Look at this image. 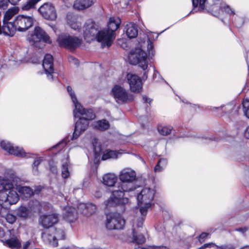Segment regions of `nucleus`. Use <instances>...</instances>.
<instances>
[{"label":"nucleus","mask_w":249,"mask_h":249,"mask_svg":"<svg viewBox=\"0 0 249 249\" xmlns=\"http://www.w3.org/2000/svg\"><path fill=\"white\" fill-rule=\"evenodd\" d=\"M67 91L71 96V101L75 107L73 110V115L75 118H79L75 124L74 130L72 136H68L62 141L57 143L53 147H62L65 145L70 140L78 138L88 127L89 121L94 119L95 115L91 109H86L83 107L80 103L77 101L74 92L70 86H68Z\"/></svg>","instance_id":"obj_1"},{"label":"nucleus","mask_w":249,"mask_h":249,"mask_svg":"<svg viewBox=\"0 0 249 249\" xmlns=\"http://www.w3.org/2000/svg\"><path fill=\"white\" fill-rule=\"evenodd\" d=\"M119 178L121 181L118 187L119 189L113 191L110 197L104 202L107 208L127 204L128 199L124 197V192L133 191L136 188L133 183L137 179V174L132 169H123L120 172Z\"/></svg>","instance_id":"obj_2"},{"label":"nucleus","mask_w":249,"mask_h":249,"mask_svg":"<svg viewBox=\"0 0 249 249\" xmlns=\"http://www.w3.org/2000/svg\"><path fill=\"white\" fill-rule=\"evenodd\" d=\"M121 23L119 18L111 17L107 23V29L101 30L99 34V40H104L107 47H110L115 38V32L119 27Z\"/></svg>","instance_id":"obj_3"},{"label":"nucleus","mask_w":249,"mask_h":249,"mask_svg":"<svg viewBox=\"0 0 249 249\" xmlns=\"http://www.w3.org/2000/svg\"><path fill=\"white\" fill-rule=\"evenodd\" d=\"M155 194V190L154 188L145 187L137 195V199L141 216L144 217L146 215L148 209L151 206Z\"/></svg>","instance_id":"obj_4"},{"label":"nucleus","mask_w":249,"mask_h":249,"mask_svg":"<svg viewBox=\"0 0 249 249\" xmlns=\"http://www.w3.org/2000/svg\"><path fill=\"white\" fill-rule=\"evenodd\" d=\"M9 184L11 186L4 187L0 191V205L5 208L16 204L19 200V196L14 190V184L11 180Z\"/></svg>","instance_id":"obj_5"},{"label":"nucleus","mask_w":249,"mask_h":249,"mask_svg":"<svg viewBox=\"0 0 249 249\" xmlns=\"http://www.w3.org/2000/svg\"><path fill=\"white\" fill-rule=\"evenodd\" d=\"M111 95L115 102L120 105L125 104L133 101L135 96L129 92L124 87L115 85L110 91Z\"/></svg>","instance_id":"obj_6"},{"label":"nucleus","mask_w":249,"mask_h":249,"mask_svg":"<svg viewBox=\"0 0 249 249\" xmlns=\"http://www.w3.org/2000/svg\"><path fill=\"white\" fill-rule=\"evenodd\" d=\"M128 60L131 64H137L143 71H145L148 68L149 59L144 51L141 48H138L130 52Z\"/></svg>","instance_id":"obj_7"},{"label":"nucleus","mask_w":249,"mask_h":249,"mask_svg":"<svg viewBox=\"0 0 249 249\" xmlns=\"http://www.w3.org/2000/svg\"><path fill=\"white\" fill-rule=\"evenodd\" d=\"M101 31L98 30V26L91 20L88 21L84 27V36L88 41L96 39L98 42L101 43L102 46H107L106 42L104 40H99V34Z\"/></svg>","instance_id":"obj_8"},{"label":"nucleus","mask_w":249,"mask_h":249,"mask_svg":"<svg viewBox=\"0 0 249 249\" xmlns=\"http://www.w3.org/2000/svg\"><path fill=\"white\" fill-rule=\"evenodd\" d=\"M57 41L61 47L68 49L74 50L82 43V40L79 38L70 36L67 33H62L57 37Z\"/></svg>","instance_id":"obj_9"},{"label":"nucleus","mask_w":249,"mask_h":249,"mask_svg":"<svg viewBox=\"0 0 249 249\" xmlns=\"http://www.w3.org/2000/svg\"><path fill=\"white\" fill-rule=\"evenodd\" d=\"M125 225V220L119 213H110L107 215L106 225L109 230H121Z\"/></svg>","instance_id":"obj_10"},{"label":"nucleus","mask_w":249,"mask_h":249,"mask_svg":"<svg viewBox=\"0 0 249 249\" xmlns=\"http://www.w3.org/2000/svg\"><path fill=\"white\" fill-rule=\"evenodd\" d=\"M28 40L32 45L36 47H38V44L41 41L46 43H52L50 36L38 26L35 28L34 34L28 37Z\"/></svg>","instance_id":"obj_11"},{"label":"nucleus","mask_w":249,"mask_h":249,"mask_svg":"<svg viewBox=\"0 0 249 249\" xmlns=\"http://www.w3.org/2000/svg\"><path fill=\"white\" fill-rule=\"evenodd\" d=\"M34 21L35 19L32 16L19 15L15 18L14 24L17 26L18 31L23 32L32 27Z\"/></svg>","instance_id":"obj_12"},{"label":"nucleus","mask_w":249,"mask_h":249,"mask_svg":"<svg viewBox=\"0 0 249 249\" xmlns=\"http://www.w3.org/2000/svg\"><path fill=\"white\" fill-rule=\"evenodd\" d=\"M126 78L131 92L138 93L142 91V83L139 76L136 74L129 73L127 74Z\"/></svg>","instance_id":"obj_13"},{"label":"nucleus","mask_w":249,"mask_h":249,"mask_svg":"<svg viewBox=\"0 0 249 249\" xmlns=\"http://www.w3.org/2000/svg\"><path fill=\"white\" fill-rule=\"evenodd\" d=\"M58 216L56 213L40 215L38 218V224L43 228L48 229L58 223Z\"/></svg>","instance_id":"obj_14"},{"label":"nucleus","mask_w":249,"mask_h":249,"mask_svg":"<svg viewBox=\"0 0 249 249\" xmlns=\"http://www.w3.org/2000/svg\"><path fill=\"white\" fill-rule=\"evenodd\" d=\"M94 153L96 156H99L101 153H103L102 160H107L109 159H116L118 157V152L116 151L107 149L102 152L101 145L98 143L97 140L95 139L93 142Z\"/></svg>","instance_id":"obj_15"},{"label":"nucleus","mask_w":249,"mask_h":249,"mask_svg":"<svg viewBox=\"0 0 249 249\" xmlns=\"http://www.w3.org/2000/svg\"><path fill=\"white\" fill-rule=\"evenodd\" d=\"M38 12L45 18L54 20L57 15L54 7L51 3H45L38 9Z\"/></svg>","instance_id":"obj_16"},{"label":"nucleus","mask_w":249,"mask_h":249,"mask_svg":"<svg viewBox=\"0 0 249 249\" xmlns=\"http://www.w3.org/2000/svg\"><path fill=\"white\" fill-rule=\"evenodd\" d=\"M1 148L9 153V154L19 157H26L27 154L23 149L19 147H14L7 141H2L0 142Z\"/></svg>","instance_id":"obj_17"},{"label":"nucleus","mask_w":249,"mask_h":249,"mask_svg":"<svg viewBox=\"0 0 249 249\" xmlns=\"http://www.w3.org/2000/svg\"><path fill=\"white\" fill-rule=\"evenodd\" d=\"M1 148L9 153V154L19 157H26L27 154L23 149L19 147H14L7 141H2L0 142Z\"/></svg>","instance_id":"obj_18"},{"label":"nucleus","mask_w":249,"mask_h":249,"mask_svg":"<svg viewBox=\"0 0 249 249\" xmlns=\"http://www.w3.org/2000/svg\"><path fill=\"white\" fill-rule=\"evenodd\" d=\"M143 216H141L138 218L137 219L134 220L133 225V240L134 242L139 244L144 243L145 241V239L142 234H137L136 228H142L143 225Z\"/></svg>","instance_id":"obj_19"},{"label":"nucleus","mask_w":249,"mask_h":249,"mask_svg":"<svg viewBox=\"0 0 249 249\" xmlns=\"http://www.w3.org/2000/svg\"><path fill=\"white\" fill-rule=\"evenodd\" d=\"M53 57L50 54H47L45 55L42 63L43 67L47 74L48 79H53Z\"/></svg>","instance_id":"obj_20"},{"label":"nucleus","mask_w":249,"mask_h":249,"mask_svg":"<svg viewBox=\"0 0 249 249\" xmlns=\"http://www.w3.org/2000/svg\"><path fill=\"white\" fill-rule=\"evenodd\" d=\"M77 208L79 213L87 216H89L94 213L96 210V206L91 203H80Z\"/></svg>","instance_id":"obj_21"},{"label":"nucleus","mask_w":249,"mask_h":249,"mask_svg":"<svg viewBox=\"0 0 249 249\" xmlns=\"http://www.w3.org/2000/svg\"><path fill=\"white\" fill-rule=\"evenodd\" d=\"M67 21L71 28L74 30H79L81 26V18L76 15L68 14Z\"/></svg>","instance_id":"obj_22"},{"label":"nucleus","mask_w":249,"mask_h":249,"mask_svg":"<svg viewBox=\"0 0 249 249\" xmlns=\"http://www.w3.org/2000/svg\"><path fill=\"white\" fill-rule=\"evenodd\" d=\"M2 27V33L6 36H12L14 35L16 30H18L17 26H15L14 22H3Z\"/></svg>","instance_id":"obj_23"},{"label":"nucleus","mask_w":249,"mask_h":249,"mask_svg":"<svg viewBox=\"0 0 249 249\" xmlns=\"http://www.w3.org/2000/svg\"><path fill=\"white\" fill-rule=\"evenodd\" d=\"M64 218L69 222H73L77 218V212L74 208L68 207L64 213Z\"/></svg>","instance_id":"obj_24"},{"label":"nucleus","mask_w":249,"mask_h":249,"mask_svg":"<svg viewBox=\"0 0 249 249\" xmlns=\"http://www.w3.org/2000/svg\"><path fill=\"white\" fill-rule=\"evenodd\" d=\"M53 232L52 234H50L47 231L42 232V238L43 241L47 244H50L53 247H57L58 246V242L56 241Z\"/></svg>","instance_id":"obj_25"},{"label":"nucleus","mask_w":249,"mask_h":249,"mask_svg":"<svg viewBox=\"0 0 249 249\" xmlns=\"http://www.w3.org/2000/svg\"><path fill=\"white\" fill-rule=\"evenodd\" d=\"M92 0H75L74 1L73 7L78 10H84L92 5Z\"/></svg>","instance_id":"obj_26"},{"label":"nucleus","mask_w":249,"mask_h":249,"mask_svg":"<svg viewBox=\"0 0 249 249\" xmlns=\"http://www.w3.org/2000/svg\"><path fill=\"white\" fill-rule=\"evenodd\" d=\"M125 32L127 36L130 38H135L138 35L137 26L133 23H129L125 26Z\"/></svg>","instance_id":"obj_27"},{"label":"nucleus","mask_w":249,"mask_h":249,"mask_svg":"<svg viewBox=\"0 0 249 249\" xmlns=\"http://www.w3.org/2000/svg\"><path fill=\"white\" fill-rule=\"evenodd\" d=\"M94 129L103 131L108 129L110 127V124L108 121L102 119L94 122L92 124Z\"/></svg>","instance_id":"obj_28"},{"label":"nucleus","mask_w":249,"mask_h":249,"mask_svg":"<svg viewBox=\"0 0 249 249\" xmlns=\"http://www.w3.org/2000/svg\"><path fill=\"white\" fill-rule=\"evenodd\" d=\"M117 180V177L114 174H107L103 177V183L108 186H113Z\"/></svg>","instance_id":"obj_29"},{"label":"nucleus","mask_w":249,"mask_h":249,"mask_svg":"<svg viewBox=\"0 0 249 249\" xmlns=\"http://www.w3.org/2000/svg\"><path fill=\"white\" fill-rule=\"evenodd\" d=\"M29 206L32 210H37L41 212L42 209L46 210V206H47L49 204L46 202H40L36 200H33L29 203Z\"/></svg>","instance_id":"obj_30"},{"label":"nucleus","mask_w":249,"mask_h":249,"mask_svg":"<svg viewBox=\"0 0 249 249\" xmlns=\"http://www.w3.org/2000/svg\"><path fill=\"white\" fill-rule=\"evenodd\" d=\"M69 158L67 156L62 161V177L64 178H67L70 176V172L69 171Z\"/></svg>","instance_id":"obj_31"},{"label":"nucleus","mask_w":249,"mask_h":249,"mask_svg":"<svg viewBox=\"0 0 249 249\" xmlns=\"http://www.w3.org/2000/svg\"><path fill=\"white\" fill-rule=\"evenodd\" d=\"M17 190L25 197H30L34 194L33 190L28 187L18 186L17 187Z\"/></svg>","instance_id":"obj_32"},{"label":"nucleus","mask_w":249,"mask_h":249,"mask_svg":"<svg viewBox=\"0 0 249 249\" xmlns=\"http://www.w3.org/2000/svg\"><path fill=\"white\" fill-rule=\"evenodd\" d=\"M6 243L12 249H18L21 247V243L16 238H12L6 240Z\"/></svg>","instance_id":"obj_33"},{"label":"nucleus","mask_w":249,"mask_h":249,"mask_svg":"<svg viewBox=\"0 0 249 249\" xmlns=\"http://www.w3.org/2000/svg\"><path fill=\"white\" fill-rule=\"evenodd\" d=\"M17 13L18 9L15 7L8 9L4 15L3 22H9L8 21Z\"/></svg>","instance_id":"obj_34"},{"label":"nucleus","mask_w":249,"mask_h":249,"mask_svg":"<svg viewBox=\"0 0 249 249\" xmlns=\"http://www.w3.org/2000/svg\"><path fill=\"white\" fill-rule=\"evenodd\" d=\"M54 234V237L55 238L56 241L59 240H63L65 238L66 234L64 230L60 228L55 229L53 232Z\"/></svg>","instance_id":"obj_35"},{"label":"nucleus","mask_w":249,"mask_h":249,"mask_svg":"<svg viewBox=\"0 0 249 249\" xmlns=\"http://www.w3.org/2000/svg\"><path fill=\"white\" fill-rule=\"evenodd\" d=\"M172 127L171 126L160 125L158 127L159 132L162 135H167L170 134Z\"/></svg>","instance_id":"obj_36"},{"label":"nucleus","mask_w":249,"mask_h":249,"mask_svg":"<svg viewBox=\"0 0 249 249\" xmlns=\"http://www.w3.org/2000/svg\"><path fill=\"white\" fill-rule=\"evenodd\" d=\"M30 212L28 208L21 206L17 211V215L20 217L26 218L29 214Z\"/></svg>","instance_id":"obj_37"},{"label":"nucleus","mask_w":249,"mask_h":249,"mask_svg":"<svg viewBox=\"0 0 249 249\" xmlns=\"http://www.w3.org/2000/svg\"><path fill=\"white\" fill-rule=\"evenodd\" d=\"M220 8L222 12H225L230 15H235L234 10L225 3H221Z\"/></svg>","instance_id":"obj_38"},{"label":"nucleus","mask_w":249,"mask_h":249,"mask_svg":"<svg viewBox=\"0 0 249 249\" xmlns=\"http://www.w3.org/2000/svg\"><path fill=\"white\" fill-rule=\"evenodd\" d=\"M11 180L5 179L4 178L0 176V191L5 187L9 188L11 185L9 184Z\"/></svg>","instance_id":"obj_39"},{"label":"nucleus","mask_w":249,"mask_h":249,"mask_svg":"<svg viewBox=\"0 0 249 249\" xmlns=\"http://www.w3.org/2000/svg\"><path fill=\"white\" fill-rule=\"evenodd\" d=\"M242 105L245 115L249 118V100L247 99L244 100Z\"/></svg>","instance_id":"obj_40"},{"label":"nucleus","mask_w":249,"mask_h":249,"mask_svg":"<svg viewBox=\"0 0 249 249\" xmlns=\"http://www.w3.org/2000/svg\"><path fill=\"white\" fill-rule=\"evenodd\" d=\"M42 161V159L41 157L37 158L35 159L33 166V171L34 174H37L38 173V166L40 164Z\"/></svg>","instance_id":"obj_41"},{"label":"nucleus","mask_w":249,"mask_h":249,"mask_svg":"<svg viewBox=\"0 0 249 249\" xmlns=\"http://www.w3.org/2000/svg\"><path fill=\"white\" fill-rule=\"evenodd\" d=\"M167 163V160L165 159H160L158 163L157 164L156 166H155L154 168V170H158L159 168L158 167L160 166V165L161 167H162L163 169L165 167Z\"/></svg>","instance_id":"obj_42"},{"label":"nucleus","mask_w":249,"mask_h":249,"mask_svg":"<svg viewBox=\"0 0 249 249\" xmlns=\"http://www.w3.org/2000/svg\"><path fill=\"white\" fill-rule=\"evenodd\" d=\"M153 42L148 39L147 40V51L148 52L149 55H154V50H153Z\"/></svg>","instance_id":"obj_43"},{"label":"nucleus","mask_w":249,"mask_h":249,"mask_svg":"<svg viewBox=\"0 0 249 249\" xmlns=\"http://www.w3.org/2000/svg\"><path fill=\"white\" fill-rule=\"evenodd\" d=\"M5 219L7 222L13 224L16 221L17 218L15 215L11 213H8L6 215Z\"/></svg>","instance_id":"obj_44"},{"label":"nucleus","mask_w":249,"mask_h":249,"mask_svg":"<svg viewBox=\"0 0 249 249\" xmlns=\"http://www.w3.org/2000/svg\"><path fill=\"white\" fill-rule=\"evenodd\" d=\"M136 249H168L165 246H149L147 248L138 247Z\"/></svg>","instance_id":"obj_45"},{"label":"nucleus","mask_w":249,"mask_h":249,"mask_svg":"<svg viewBox=\"0 0 249 249\" xmlns=\"http://www.w3.org/2000/svg\"><path fill=\"white\" fill-rule=\"evenodd\" d=\"M209 236V233L203 232L199 235L198 240L200 243H202L204 242L206 239L208 238Z\"/></svg>","instance_id":"obj_46"},{"label":"nucleus","mask_w":249,"mask_h":249,"mask_svg":"<svg viewBox=\"0 0 249 249\" xmlns=\"http://www.w3.org/2000/svg\"><path fill=\"white\" fill-rule=\"evenodd\" d=\"M9 2V0H0V8L6 9Z\"/></svg>","instance_id":"obj_47"},{"label":"nucleus","mask_w":249,"mask_h":249,"mask_svg":"<svg viewBox=\"0 0 249 249\" xmlns=\"http://www.w3.org/2000/svg\"><path fill=\"white\" fill-rule=\"evenodd\" d=\"M69 62L72 64L78 65L79 64V61L76 58L73 56H69L68 57Z\"/></svg>","instance_id":"obj_48"},{"label":"nucleus","mask_w":249,"mask_h":249,"mask_svg":"<svg viewBox=\"0 0 249 249\" xmlns=\"http://www.w3.org/2000/svg\"><path fill=\"white\" fill-rule=\"evenodd\" d=\"M198 2H199V0H192V3L193 6V9L190 12L189 14H190L191 13H193L194 11L196 12V11L195 10L196 8H197Z\"/></svg>","instance_id":"obj_49"},{"label":"nucleus","mask_w":249,"mask_h":249,"mask_svg":"<svg viewBox=\"0 0 249 249\" xmlns=\"http://www.w3.org/2000/svg\"><path fill=\"white\" fill-rule=\"evenodd\" d=\"M207 0H199V4L198 10L199 11H203L205 9V3Z\"/></svg>","instance_id":"obj_50"},{"label":"nucleus","mask_w":249,"mask_h":249,"mask_svg":"<svg viewBox=\"0 0 249 249\" xmlns=\"http://www.w3.org/2000/svg\"><path fill=\"white\" fill-rule=\"evenodd\" d=\"M118 44H120L122 46V48L124 49L126 47H127L126 44L124 42V41H125L124 39L122 38V39H118Z\"/></svg>","instance_id":"obj_51"},{"label":"nucleus","mask_w":249,"mask_h":249,"mask_svg":"<svg viewBox=\"0 0 249 249\" xmlns=\"http://www.w3.org/2000/svg\"><path fill=\"white\" fill-rule=\"evenodd\" d=\"M248 230V228L246 227H243V228H240L236 229V231L241 232L243 233L246 232Z\"/></svg>","instance_id":"obj_52"},{"label":"nucleus","mask_w":249,"mask_h":249,"mask_svg":"<svg viewBox=\"0 0 249 249\" xmlns=\"http://www.w3.org/2000/svg\"><path fill=\"white\" fill-rule=\"evenodd\" d=\"M244 135L246 138L249 139V126L246 129L244 132Z\"/></svg>","instance_id":"obj_53"},{"label":"nucleus","mask_w":249,"mask_h":249,"mask_svg":"<svg viewBox=\"0 0 249 249\" xmlns=\"http://www.w3.org/2000/svg\"><path fill=\"white\" fill-rule=\"evenodd\" d=\"M31 244V241H28L25 243V244L23 246V249H27L28 247Z\"/></svg>","instance_id":"obj_54"},{"label":"nucleus","mask_w":249,"mask_h":249,"mask_svg":"<svg viewBox=\"0 0 249 249\" xmlns=\"http://www.w3.org/2000/svg\"><path fill=\"white\" fill-rule=\"evenodd\" d=\"M225 106L224 105H222V106H221L220 107H213L212 108V110L213 111H215L217 109H219V110H222V108L224 107Z\"/></svg>","instance_id":"obj_55"},{"label":"nucleus","mask_w":249,"mask_h":249,"mask_svg":"<svg viewBox=\"0 0 249 249\" xmlns=\"http://www.w3.org/2000/svg\"><path fill=\"white\" fill-rule=\"evenodd\" d=\"M143 100L144 102L150 103L151 100L146 96H143L142 97Z\"/></svg>","instance_id":"obj_56"},{"label":"nucleus","mask_w":249,"mask_h":249,"mask_svg":"<svg viewBox=\"0 0 249 249\" xmlns=\"http://www.w3.org/2000/svg\"><path fill=\"white\" fill-rule=\"evenodd\" d=\"M20 0H9L11 3L13 5L17 4Z\"/></svg>","instance_id":"obj_57"},{"label":"nucleus","mask_w":249,"mask_h":249,"mask_svg":"<svg viewBox=\"0 0 249 249\" xmlns=\"http://www.w3.org/2000/svg\"><path fill=\"white\" fill-rule=\"evenodd\" d=\"M101 192L100 191H97L95 194V196L97 197H99L101 196Z\"/></svg>","instance_id":"obj_58"},{"label":"nucleus","mask_w":249,"mask_h":249,"mask_svg":"<svg viewBox=\"0 0 249 249\" xmlns=\"http://www.w3.org/2000/svg\"><path fill=\"white\" fill-rule=\"evenodd\" d=\"M158 168H159V170H154L155 172H161L163 170V168L162 167H161V166L160 165V166H159L158 167Z\"/></svg>","instance_id":"obj_59"},{"label":"nucleus","mask_w":249,"mask_h":249,"mask_svg":"<svg viewBox=\"0 0 249 249\" xmlns=\"http://www.w3.org/2000/svg\"><path fill=\"white\" fill-rule=\"evenodd\" d=\"M158 74H159V72L157 71L154 70V77H156Z\"/></svg>","instance_id":"obj_60"},{"label":"nucleus","mask_w":249,"mask_h":249,"mask_svg":"<svg viewBox=\"0 0 249 249\" xmlns=\"http://www.w3.org/2000/svg\"><path fill=\"white\" fill-rule=\"evenodd\" d=\"M70 1L72 2L74 1V0H70Z\"/></svg>","instance_id":"obj_61"},{"label":"nucleus","mask_w":249,"mask_h":249,"mask_svg":"<svg viewBox=\"0 0 249 249\" xmlns=\"http://www.w3.org/2000/svg\"><path fill=\"white\" fill-rule=\"evenodd\" d=\"M62 249H68L67 248H62Z\"/></svg>","instance_id":"obj_62"},{"label":"nucleus","mask_w":249,"mask_h":249,"mask_svg":"<svg viewBox=\"0 0 249 249\" xmlns=\"http://www.w3.org/2000/svg\"><path fill=\"white\" fill-rule=\"evenodd\" d=\"M15 179H16V180H17V179H18V178H16Z\"/></svg>","instance_id":"obj_63"},{"label":"nucleus","mask_w":249,"mask_h":249,"mask_svg":"<svg viewBox=\"0 0 249 249\" xmlns=\"http://www.w3.org/2000/svg\"><path fill=\"white\" fill-rule=\"evenodd\" d=\"M40 190L39 189L37 193H38L39 192H40Z\"/></svg>","instance_id":"obj_64"}]
</instances>
